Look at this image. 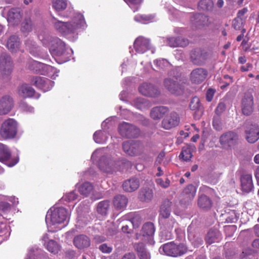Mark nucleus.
<instances>
[{
  "label": "nucleus",
  "instance_id": "nucleus-38",
  "mask_svg": "<svg viewBox=\"0 0 259 259\" xmlns=\"http://www.w3.org/2000/svg\"><path fill=\"white\" fill-rule=\"evenodd\" d=\"M196 187L192 185H188L183 190V195L185 197L186 199L189 200H192L196 194Z\"/></svg>",
  "mask_w": 259,
  "mask_h": 259
},
{
  "label": "nucleus",
  "instance_id": "nucleus-64",
  "mask_svg": "<svg viewBox=\"0 0 259 259\" xmlns=\"http://www.w3.org/2000/svg\"><path fill=\"white\" fill-rule=\"evenodd\" d=\"M252 67H253L252 64L250 63H248L246 64V65L245 66H241L240 69L241 72H247V71H249Z\"/></svg>",
  "mask_w": 259,
  "mask_h": 259
},
{
  "label": "nucleus",
  "instance_id": "nucleus-4",
  "mask_svg": "<svg viewBox=\"0 0 259 259\" xmlns=\"http://www.w3.org/2000/svg\"><path fill=\"white\" fill-rule=\"evenodd\" d=\"M18 123L13 118L5 120L1 125L0 135L5 140L11 139L15 138L17 134Z\"/></svg>",
  "mask_w": 259,
  "mask_h": 259
},
{
  "label": "nucleus",
  "instance_id": "nucleus-6",
  "mask_svg": "<svg viewBox=\"0 0 259 259\" xmlns=\"http://www.w3.org/2000/svg\"><path fill=\"white\" fill-rule=\"evenodd\" d=\"M155 231L154 224L151 222H147L143 225L140 233L136 234L135 238L137 240H142L150 244H153Z\"/></svg>",
  "mask_w": 259,
  "mask_h": 259
},
{
  "label": "nucleus",
  "instance_id": "nucleus-39",
  "mask_svg": "<svg viewBox=\"0 0 259 259\" xmlns=\"http://www.w3.org/2000/svg\"><path fill=\"white\" fill-rule=\"evenodd\" d=\"M11 153L8 147L0 144V162H6L11 157Z\"/></svg>",
  "mask_w": 259,
  "mask_h": 259
},
{
  "label": "nucleus",
  "instance_id": "nucleus-18",
  "mask_svg": "<svg viewBox=\"0 0 259 259\" xmlns=\"http://www.w3.org/2000/svg\"><path fill=\"white\" fill-rule=\"evenodd\" d=\"M14 107V100L9 95H5L0 98V115L7 114Z\"/></svg>",
  "mask_w": 259,
  "mask_h": 259
},
{
  "label": "nucleus",
  "instance_id": "nucleus-25",
  "mask_svg": "<svg viewBox=\"0 0 259 259\" xmlns=\"http://www.w3.org/2000/svg\"><path fill=\"white\" fill-rule=\"evenodd\" d=\"M167 45L170 47H185L189 44L188 39L182 37H170L166 38Z\"/></svg>",
  "mask_w": 259,
  "mask_h": 259
},
{
  "label": "nucleus",
  "instance_id": "nucleus-35",
  "mask_svg": "<svg viewBox=\"0 0 259 259\" xmlns=\"http://www.w3.org/2000/svg\"><path fill=\"white\" fill-rule=\"evenodd\" d=\"M171 202L166 199L163 201L160 209V215L164 219L168 218L170 214Z\"/></svg>",
  "mask_w": 259,
  "mask_h": 259
},
{
  "label": "nucleus",
  "instance_id": "nucleus-56",
  "mask_svg": "<svg viewBox=\"0 0 259 259\" xmlns=\"http://www.w3.org/2000/svg\"><path fill=\"white\" fill-rule=\"evenodd\" d=\"M157 184L163 188H167L170 185V180L166 178L165 181L161 178L157 179L156 181Z\"/></svg>",
  "mask_w": 259,
  "mask_h": 259
},
{
  "label": "nucleus",
  "instance_id": "nucleus-1",
  "mask_svg": "<svg viewBox=\"0 0 259 259\" xmlns=\"http://www.w3.org/2000/svg\"><path fill=\"white\" fill-rule=\"evenodd\" d=\"M51 22L54 28L63 35L74 33L78 29L84 28L86 26L83 16L79 13L75 14L72 22H64L53 17Z\"/></svg>",
  "mask_w": 259,
  "mask_h": 259
},
{
  "label": "nucleus",
  "instance_id": "nucleus-47",
  "mask_svg": "<svg viewBox=\"0 0 259 259\" xmlns=\"http://www.w3.org/2000/svg\"><path fill=\"white\" fill-rule=\"evenodd\" d=\"M46 248L49 251L56 254L59 250V246L57 242L54 240H50L47 244Z\"/></svg>",
  "mask_w": 259,
  "mask_h": 259
},
{
  "label": "nucleus",
  "instance_id": "nucleus-58",
  "mask_svg": "<svg viewBox=\"0 0 259 259\" xmlns=\"http://www.w3.org/2000/svg\"><path fill=\"white\" fill-rule=\"evenodd\" d=\"M226 104L223 102H220L218 104L215 109V113L218 116H219L226 110Z\"/></svg>",
  "mask_w": 259,
  "mask_h": 259
},
{
  "label": "nucleus",
  "instance_id": "nucleus-32",
  "mask_svg": "<svg viewBox=\"0 0 259 259\" xmlns=\"http://www.w3.org/2000/svg\"><path fill=\"white\" fill-rule=\"evenodd\" d=\"M197 203L201 209L205 210L210 209L212 206V202L211 199L204 194L201 195L199 197Z\"/></svg>",
  "mask_w": 259,
  "mask_h": 259
},
{
  "label": "nucleus",
  "instance_id": "nucleus-62",
  "mask_svg": "<svg viewBox=\"0 0 259 259\" xmlns=\"http://www.w3.org/2000/svg\"><path fill=\"white\" fill-rule=\"evenodd\" d=\"M247 12L248 9L247 8H243L242 9L239 10L238 12L236 18L244 19V20L245 21L246 17H244V15L246 14Z\"/></svg>",
  "mask_w": 259,
  "mask_h": 259
},
{
  "label": "nucleus",
  "instance_id": "nucleus-40",
  "mask_svg": "<svg viewBox=\"0 0 259 259\" xmlns=\"http://www.w3.org/2000/svg\"><path fill=\"white\" fill-rule=\"evenodd\" d=\"M93 190V186L89 182H85L78 187V191L84 196H88Z\"/></svg>",
  "mask_w": 259,
  "mask_h": 259
},
{
  "label": "nucleus",
  "instance_id": "nucleus-59",
  "mask_svg": "<svg viewBox=\"0 0 259 259\" xmlns=\"http://www.w3.org/2000/svg\"><path fill=\"white\" fill-rule=\"evenodd\" d=\"M215 91L211 88L208 89L206 94V99L208 102L212 101Z\"/></svg>",
  "mask_w": 259,
  "mask_h": 259
},
{
  "label": "nucleus",
  "instance_id": "nucleus-30",
  "mask_svg": "<svg viewBox=\"0 0 259 259\" xmlns=\"http://www.w3.org/2000/svg\"><path fill=\"white\" fill-rule=\"evenodd\" d=\"M241 188L243 191L248 193L253 188L252 176L247 174L243 175L241 178Z\"/></svg>",
  "mask_w": 259,
  "mask_h": 259
},
{
  "label": "nucleus",
  "instance_id": "nucleus-8",
  "mask_svg": "<svg viewBox=\"0 0 259 259\" xmlns=\"http://www.w3.org/2000/svg\"><path fill=\"white\" fill-rule=\"evenodd\" d=\"M242 113L245 116L251 115L254 110V98L251 92L244 93L241 101Z\"/></svg>",
  "mask_w": 259,
  "mask_h": 259
},
{
  "label": "nucleus",
  "instance_id": "nucleus-44",
  "mask_svg": "<svg viewBox=\"0 0 259 259\" xmlns=\"http://www.w3.org/2000/svg\"><path fill=\"white\" fill-rule=\"evenodd\" d=\"M44 66L45 65L42 63L35 61H32L30 62L29 68L30 70L36 73L41 74V69H42Z\"/></svg>",
  "mask_w": 259,
  "mask_h": 259
},
{
  "label": "nucleus",
  "instance_id": "nucleus-23",
  "mask_svg": "<svg viewBox=\"0 0 259 259\" xmlns=\"http://www.w3.org/2000/svg\"><path fill=\"white\" fill-rule=\"evenodd\" d=\"M222 239V234L219 230L211 229L207 232L205 240L207 244L210 245L214 243L219 242Z\"/></svg>",
  "mask_w": 259,
  "mask_h": 259
},
{
  "label": "nucleus",
  "instance_id": "nucleus-10",
  "mask_svg": "<svg viewBox=\"0 0 259 259\" xmlns=\"http://www.w3.org/2000/svg\"><path fill=\"white\" fill-rule=\"evenodd\" d=\"M210 57V54L204 50L196 48L192 50L190 54L192 62L197 65L203 64Z\"/></svg>",
  "mask_w": 259,
  "mask_h": 259
},
{
  "label": "nucleus",
  "instance_id": "nucleus-54",
  "mask_svg": "<svg viewBox=\"0 0 259 259\" xmlns=\"http://www.w3.org/2000/svg\"><path fill=\"white\" fill-rule=\"evenodd\" d=\"M104 132L101 131L96 132L94 134V139L97 143H102L103 141V137H104Z\"/></svg>",
  "mask_w": 259,
  "mask_h": 259
},
{
  "label": "nucleus",
  "instance_id": "nucleus-13",
  "mask_svg": "<svg viewBox=\"0 0 259 259\" xmlns=\"http://www.w3.org/2000/svg\"><path fill=\"white\" fill-rule=\"evenodd\" d=\"M245 138L248 142L254 143L259 139V126L256 124H246Z\"/></svg>",
  "mask_w": 259,
  "mask_h": 259
},
{
  "label": "nucleus",
  "instance_id": "nucleus-55",
  "mask_svg": "<svg viewBox=\"0 0 259 259\" xmlns=\"http://www.w3.org/2000/svg\"><path fill=\"white\" fill-rule=\"evenodd\" d=\"M134 248L138 253V255L146 251L145 245L143 243L139 242L134 244Z\"/></svg>",
  "mask_w": 259,
  "mask_h": 259
},
{
  "label": "nucleus",
  "instance_id": "nucleus-61",
  "mask_svg": "<svg viewBox=\"0 0 259 259\" xmlns=\"http://www.w3.org/2000/svg\"><path fill=\"white\" fill-rule=\"evenodd\" d=\"M77 195L74 191L70 192L66 194L65 195V199L69 201H72L77 199Z\"/></svg>",
  "mask_w": 259,
  "mask_h": 259
},
{
  "label": "nucleus",
  "instance_id": "nucleus-19",
  "mask_svg": "<svg viewBox=\"0 0 259 259\" xmlns=\"http://www.w3.org/2000/svg\"><path fill=\"white\" fill-rule=\"evenodd\" d=\"M134 46L136 51L141 54L146 52L151 48L149 39L143 36L137 38L134 42Z\"/></svg>",
  "mask_w": 259,
  "mask_h": 259
},
{
  "label": "nucleus",
  "instance_id": "nucleus-31",
  "mask_svg": "<svg viewBox=\"0 0 259 259\" xmlns=\"http://www.w3.org/2000/svg\"><path fill=\"white\" fill-rule=\"evenodd\" d=\"M138 144L135 141H126L123 143L122 148L124 151L129 155L134 156L138 153Z\"/></svg>",
  "mask_w": 259,
  "mask_h": 259
},
{
  "label": "nucleus",
  "instance_id": "nucleus-12",
  "mask_svg": "<svg viewBox=\"0 0 259 259\" xmlns=\"http://www.w3.org/2000/svg\"><path fill=\"white\" fill-rule=\"evenodd\" d=\"M180 120L179 114L175 111H172L162 119L161 127L165 130H170L178 125Z\"/></svg>",
  "mask_w": 259,
  "mask_h": 259
},
{
  "label": "nucleus",
  "instance_id": "nucleus-15",
  "mask_svg": "<svg viewBox=\"0 0 259 259\" xmlns=\"http://www.w3.org/2000/svg\"><path fill=\"white\" fill-rule=\"evenodd\" d=\"M208 75L207 70L203 68L193 69L190 74V79L193 83L199 84L202 82Z\"/></svg>",
  "mask_w": 259,
  "mask_h": 259
},
{
  "label": "nucleus",
  "instance_id": "nucleus-36",
  "mask_svg": "<svg viewBox=\"0 0 259 259\" xmlns=\"http://www.w3.org/2000/svg\"><path fill=\"white\" fill-rule=\"evenodd\" d=\"M139 197L142 201L149 202L153 197V190L149 188H144L141 190Z\"/></svg>",
  "mask_w": 259,
  "mask_h": 259
},
{
  "label": "nucleus",
  "instance_id": "nucleus-11",
  "mask_svg": "<svg viewBox=\"0 0 259 259\" xmlns=\"http://www.w3.org/2000/svg\"><path fill=\"white\" fill-rule=\"evenodd\" d=\"M31 83L44 92L50 90L54 84L51 80L41 76H34L31 78Z\"/></svg>",
  "mask_w": 259,
  "mask_h": 259
},
{
  "label": "nucleus",
  "instance_id": "nucleus-50",
  "mask_svg": "<svg viewBox=\"0 0 259 259\" xmlns=\"http://www.w3.org/2000/svg\"><path fill=\"white\" fill-rule=\"evenodd\" d=\"M10 227L6 223L0 222V236L7 238L10 235Z\"/></svg>",
  "mask_w": 259,
  "mask_h": 259
},
{
  "label": "nucleus",
  "instance_id": "nucleus-3",
  "mask_svg": "<svg viewBox=\"0 0 259 259\" xmlns=\"http://www.w3.org/2000/svg\"><path fill=\"white\" fill-rule=\"evenodd\" d=\"M221 147L226 150L235 149L239 143V138L237 133L234 131H228L223 134L219 138Z\"/></svg>",
  "mask_w": 259,
  "mask_h": 259
},
{
  "label": "nucleus",
  "instance_id": "nucleus-45",
  "mask_svg": "<svg viewBox=\"0 0 259 259\" xmlns=\"http://www.w3.org/2000/svg\"><path fill=\"white\" fill-rule=\"evenodd\" d=\"M153 17L152 15H147L144 14H138L134 17V20L142 23H148L152 21Z\"/></svg>",
  "mask_w": 259,
  "mask_h": 259
},
{
  "label": "nucleus",
  "instance_id": "nucleus-46",
  "mask_svg": "<svg viewBox=\"0 0 259 259\" xmlns=\"http://www.w3.org/2000/svg\"><path fill=\"white\" fill-rule=\"evenodd\" d=\"M223 78L225 80V81H224L222 79H220V83L223 84L220 87L221 90H224L226 88L232 84L234 81L233 77L228 74L224 75L223 76Z\"/></svg>",
  "mask_w": 259,
  "mask_h": 259
},
{
  "label": "nucleus",
  "instance_id": "nucleus-7",
  "mask_svg": "<svg viewBox=\"0 0 259 259\" xmlns=\"http://www.w3.org/2000/svg\"><path fill=\"white\" fill-rule=\"evenodd\" d=\"M118 130L119 134L126 138H137L140 133V130L135 125L126 122L120 123Z\"/></svg>",
  "mask_w": 259,
  "mask_h": 259
},
{
  "label": "nucleus",
  "instance_id": "nucleus-41",
  "mask_svg": "<svg viewBox=\"0 0 259 259\" xmlns=\"http://www.w3.org/2000/svg\"><path fill=\"white\" fill-rule=\"evenodd\" d=\"M134 105L137 109L144 110L149 108L150 103L145 99L137 98L134 100Z\"/></svg>",
  "mask_w": 259,
  "mask_h": 259
},
{
  "label": "nucleus",
  "instance_id": "nucleus-22",
  "mask_svg": "<svg viewBox=\"0 0 259 259\" xmlns=\"http://www.w3.org/2000/svg\"><path fill=\"white\" fill-rule=\"evenodd\" d=\"M22 13L20 9L18 8L11 9L8 13V21L13 25L19 23Z\"/></svg>",
  "mask_w": 259,
  "mask_h": 259
},
{
  "label": "nucleus",
  "instance_id": "nucleus-20",
  "mask_svg": "<svg viewBox=\"0 0 259 259\" xmlns=\"http://www.w3.org/2000/svg\"><path fill=\"white\" fill-rule=\"evenodd\" d=\"M139 92L146 96L155 97L160 94V91L150 83H143L139 88Z\"/></svg>",
  "mask_w": 259,
  "mask_h": 259
},
{
  "label": "nucleus",
  "instance_id": "nucleus-33",
  "mask_svg": "<svg viewBox=\"0 0 259 259\" xmlns=\"http://www.w3.org/2000/svg\"><path fill=\"white\" fill-rule=\"evenodd\" d=\"M51 48L53 52L58 56L62 55L65 51V44L61 39H57Z\"/></svg>",
  "mask_w": 259,
  "mask_h": 259
},
{
  "label": "nucleus",
  "instance_id": "nucleus-63",
  "mask_svg": "<svg viewBox=\"0 0 259 259\" xmlns=\"http://www.w3.org/2000/svg\"><path fill=\"white\" fill-rule=\"evenodd\" d=\"M225 257L226 259H235V252L233 250H229L226 251L225 253Z\"/></svg>",
  "mask_w": 259,
  "mask_h": 259
},
{
  "label": "nucleus",
  "instance_id": "nucleus-9",
  "mask_svg": "<svg viewBox=\"0 0 259 259\" xmlns=\"http://www.w3.org/2000/svg\"><path fill=\"white\" fill-rule=\"evenodd\" d=\"M178 79L167 78L163 81V84L166 89L171 94L176 95H180L183 93L184 85L183 83L178 82Z\"/></svg>",
  "mask_w": 259,
  "mask_h": 259
},
{
  "label": "nucleus",
  "instance_id": "nucleus-5",
  "mask_svg": "<svg viewBox=\"0 0 259 259\" xmlns=\"http://www.w3.org/2000/svg\"><path fill=\"white\" fill-rule=\"evenodd\" d=\"M68 213L64 207L51 208L46 215V222L49 221L52 225L62 224L67 219Z\"/></svg>",
  "mask_w": 259,
  "mask_h": 259
},
{
  "label": "nucleus",
  "instance_id": "nucleus-42",
  "mask_svg": "<svg viewBox=\"0 0 259 259\" xmlns=\"http://www.w3.org/2000/svg\"><path fill=\"white\" fill-rule=\"evenodd\" d=\"M110 202L108 200H104L98 203L97 211L102 215H106L109 208Z\"/></svg>",
  "mask_w": 259,
  "mask_h": 259
},
{
  "label": "nucleus",
  "instance_id": "nucleus-60",
  "mask_svg": "<svg viewBox=\"0 0 259 259\" xmlns=\"http://www.w3.org/2000/svg\"><path fill=\"white\" fill-rule=\"evenodd\" d=\"M254 253V251L251 248L248 247L245 248L240 254L241 258H244L247 256L252 254Z\"/></svg>",
  "mask_w": 259,
  "mask_h": 259
},
{
  "label": "nucleus",
  "instance_id": "nucleus-27",
  "mask_svg": "<svg viewBox=\"0 0 259 259\" xmlns=\"http://www.w3.org/2000/svg\"><path fill=\"white\" fill-rule=\"evenodd\" d=\"M140 186V182L138 179L133 178L125 181L122 187L123 190L128 192H132L137 190Z\"/></svg>",
  "mask_w": 259,
  "mask_h": 259
},
{
  "label": "nucleus",
  "instance_id": "nucleus-29",
  "mask_svg": "<svg viewBox=\"0 0 259 259\" xmlns=\"http://www.w3.org/2000/svg\"><path fill=\"white\" fill-rule=\"evenodd\" d=\"M127 198L123 195L115 196L113 200V205L117 210H124L128 203Z\"/></svg>",
  "mask_w": 259,
  "mask_h": 259
},
{
  "label": "nucleus",
  "instance_id": "nucleus-34",
  "mask_svg": "<svg viewBox=\"0 0 259 259\" xmlns=\"http://www.w3.org/2000/svg\"><path fill=\"white\" fill-rule=\"evenodd\" d=\"M214 3L212 0H199L197 8L200 11L210 12L213 9Z\"/></svg>",
  "mask_w": 259,
  "mask_h": 259
},
{
  "label": "nucleus",
  "instance_id": "nucleus-51",
  "mask_svg": "<svg viewBox=\"0 0 259 259\" xmlns=\"http://www.w3.org/2000/svg\"><path fill=\"white\" fill-rule=\"evenodd\" d=\"M32 29V22L30 18H26L22 23L21 30L23 32H29Z\"/></svg>",
  "mask_w": 259,
  "mask_h": 259
},
{
  "label": "nucleus",
  "instance_id": "nucleus-53",
  "mask_svg": "<svg viewBox=\"0 0 259 259\" xmlns=\"http://www.w3.org/2000/svg\"><path fill=\"white\" fill-rule=\"evenodd\" d=\"M213 128L217 131H221L222 129V123L219 116H215L213 117L212 121Z\"/></svg>",
  "mask_w": 259,
  "mask_h": 259
},
{
  "label": "nucleus",
  "instance_id": "nucleus-28",
  "mask_svg": "<svg viewBox=\"0 0 259 259\" xmlns=\"http://www.w3.org/2000/svg\"><path fill=\"white\" fill-rule=\"evenodd\" d=\"M169 111V109L165 106H157L153 108L150 112V117L154 120H159Z\"/></svg>",
  "mask_w": 259,
  "mask_h": 259
},
{
  "label": "nucleus",
  "instance_id": "nucleus-14",
  "mask_svg": "<svg viewBox=\"0 0 259 259\" xmlns=\"http://www.w3.org/2000/svg\"><path fill=\"white\" fill-rule=\"evenodd\" d=\"M117 162L111 158L105 156L101 157L99 161L98 165L100 169L106 172H111L116 166Z\"/></svg>",
  "mask_w": 259,
  "mask_h": 259
},
{
  "label": "nucleus",
  "instance_id": "nucleus-49",
  "mask_svg": "<svg viewBox=\"0 0 259 259\" xmlns=\"http://www.w3.org/2000/svg\"><path fill=\"white\" fill-rule=\"evenodd\" d=\"M244 22V19L236 17L233 19L232 25L234 29L241 31V29H244L243 28Z\"/></svg>",
  "mask_w": 259,
  "mask_h": 259
},
{
  "label": "nucleus",
  "instance_id": "nucleus-48",
  "mask_svg": "<svg viewBox=\"0 0 259 259\" xmlns=\"http://www.w3.org/2000/svg\"><path fill=\"white\" fill-rule=\"evenodd\" d=\"M67 4L66 0H53V6L57 11L66 9Z\"/></svg>",
  "mask_w": 259,
  "mask_h": 259
},
{
  "label": "nucleus",
  "instance_id": "nucleus-2",
  "mask_svg": "<svg viewBox=\"0 0 259 259\" xmlns=\"http://www.w3.org/2000/svg\"><path fill=\"white\" fill-rule=\"evenodd\" d=\"M161 250L166 255L177 257L186 253L188 248L184 243L176 244L172 241L164 244L159 248L160 252Z\"/></svg>",
  "mask_w": 259,
  "mask_h": 259
},
{
  "label": "nucleus",
  "instance_id": "nucleus-26",
  "mask_svg": "<svg viewBox=\"0 0 259 259\" xmlns=\"http://www.w3.org/2000/svg\"><path fill=\"white\" fill-rule=\"evenodd\" d=\"M123 220L129 221V224H132L134 228H138L142 223V218L139 213L131 212L122 218Z\"/></svg>",
  "mask_w": 259,
  "mask_h": 259
},
{
  "label": "nucleus",
  "instance_id": "nucleus-17",
  "mask_svg": "<svg viewBox=\"0 0 259 259\" xmlns=\"http://www.w3.org/2000/svg\"><path fill=\"white\" fill-rule=\"evenodd\" d=\"M191 21L192 25L198 29L208 26L210 24L208 17L200 13L194 15L191 18Z\"/></svg>",
  "mask_w": 259,
  "mask_h": 259
},
{
  "label": "nucleus",
  "instance_id": "nucleus-57",
  "mask_svg": "<svg viewBox=\"0 0 259 259\" xmlns=\"http://www.w3.org/2000/svg\"><path fill=\"white\" fill-rule=\"evenodd\" d=\"M99 250L104 253H110L112 251V247L108 246L106 243H103L99 246Z\"/></svg>",
  "mask_w": 259,
  "mask_h": 259
},
{
  "label": "nucleus",
  "instance_id": "nucleus-43",
  "mask_svg": "<svg viewBox=\"0 0 259 259\" xmlns=\"http://www.w3.org/2000/svg\"><path fill=\"white\" fill-rule=\"evenodd\" d=\"M179 157L184 161L190 160L192 157L191 148L188 147H183Z\"/></svg>",
  "mask_w": 259,
  "mask_h": 259
},
{
  "label": "nucleus",
  "instance_id": "nucleus-52",
  "mask_svg": "<svg viewBox=\"0 0 259 259\" xmlns=\"http://www.w3.org/2000/svg\"><path fill=\"white\" fill-rule=\"evenodd\" d=\"M189 107L192 110H198L200 107L199 99L197 97L193 98L190 102Z\"/></svg>",
  "mask_w": 259,
  "mask_h": 259
},
{
  "label": "nucleus",
  "instance_id": "nucleus-16",
  "mask_svg": "<svg viewBox=\"0 0 259 259\" xmlns=\"http://www.w3.org/2000/svg\"><path fill=\"white\" fill-rule=\"evenodd\" d=\"M13 62L11 57L6 53H3L0 57V69L3 74L9 75L13 70Z\"/></svg>",
  "mask_w": 259,
  "mask_h": 259
},
{
  "label": "nucleus",
  "instance_id": "nucleus-37",
  "mask_svg": "<svg viewBox=\"0 0 259 259\" xmlns=\"http://www.w3.org/2000/svg\"><path fill=\"white\" fill-rule=\"evenodd\" d=\"M20 46V39L17 36L12 35L10 37L7 42V47L12 52H16Z\"/></svg>",
  "mask_w": 259,
  "mask_h": 259
},
{
  "label": "nucleus",
  "instance_id": "nucleus-21",
  "mask_svg": "<svg viewBox=\"0 0 259 259\" xmlns=\"http://www.w3.org/2000/svg\"><path fill=\"white\" fill-rule=\"evenodd\" d=\"M73 244L77 248L83 249L90 246L91 240L87 235L80 234L74 237Z\"/></svg>",
  "mask_w": 259,
  "mask_h": 259
},
{
  "label": "nucleus",
  "instance_id": "nucleus-24",
  "mask_svg": "<svg viewBox=\"0 0 259 259\" xmlns=\"http://www.w3.org/2000/svg\"><path fill=\"white\" fill-rule=\"evenodd\" d=\"M18 94L23 98H32L35 91L31 86L27 83H23L18 87Z\"/></svg>",
  "mask_w": 259,
  "mask_h": 259
}]
</instances>
